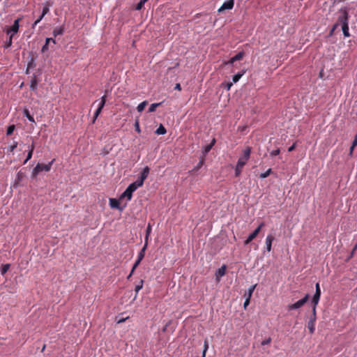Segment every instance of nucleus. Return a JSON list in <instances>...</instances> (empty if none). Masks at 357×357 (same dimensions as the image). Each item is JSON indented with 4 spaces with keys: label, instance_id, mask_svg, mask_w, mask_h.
Masks as SVG:
<instances>
[{
    "label": "nucleus",
    "instance_id": "f8f14e48",
    "mask_svg": "<svg viewBox=\"0 0 357 357\" xmlns=\"http://www.w3.org/2000/svg\"><path fill=\"white\" fill-rule=\"evenodd\" d=\"M121 201L122 200H120V199H116L111 198V199H109V206L112 208H117V209L123 210V208H125L126 206V203H125V204L123 205V207H121L120 202H121Z\"/></svg>",
    "mask_w": 357,
    "mask_h": 357
},
{
    "label": "nucleus",
    "instance_id": "ddd939ff",
    "mask_svg": "<svg viewBox=\"0 0 357 357\" xmlns=\"http://www.w3.org/2000/svg\"><path fill=\"white\" fill-rule=\"evenodd\" d=\"M20 20H21L20 18H18L14 21V23L12 25V26L9 29L7 30V31H6L7 34H13L14 35L15 33H16L18 31L19 27H20L19 22H20Z\"/></svg>",
    "mask_w": 357,
    "mask_h": 357
},
{
    "label": "nucleus",
    "instance_id": "3c124183",
    "mask_svg": "<svg viewBox=\"0 0 357 357\" xmlns=\"http://www.w3.org/2000/svg\"><path fill=\"white\" fill-rule=\"evenodd\" d=\"M233 84L232 82H228L225 84V88L227 89V90H229L231 89V87L232 86Z\"/></svg>",
    "mask_w": 357,
    "mask_h": 357
},
{
    "label": "nucleus",
    "instance_id": "20e7f679",
    "mask_svg": "<svg viewBox=\"0 0 357 357\" xmlns=\"http://www.w3.org/2000/svg\"><path fill=\"white\" fill-rule=\"evenodd\" d=\"M308 299H309V295L306 294L302 299L298 301L297 302H296L293 304L288 305L287 306V309L289 311L298 309V308L301 307L303 305H304V304L306 303V302L308 301Z\"/></svg>",
    "mask_w": 357,
    "mask_h": 357
},
{
    "label": "nucleus",
    "instance_id": "6ab92c4d",
    "mask_svg": "<svg viewBox=\"0 0 357 357\" xmlns=\"http://www.w3.org/2000/svg\"><path fill=\"white\" fill-rule=\"evenodd\" d=\"M52 3H50L49 1H47L43 8L42 14L43 16H45L46 14H47L50 11V7L52 6Z\"/></svg>",
    "mask_w": 357,
    "mask_h": 357
},
{
    "label": "nucleus",
    "instance_id": "49530a36",
    "mask_svg": "<svg viewBox=\"0 0 357 357\" xmlns=\"http://www.w3.org/2000/svg\"><path fill=\"white\" fill-rule=\"evenodd\" d=\"M245 301L244 302L243 307H244V308H246V307L250 304V298H248V297H245Z\"/></svg>",
    "mask_w": 357,
    "mask_h": 357
},
{
    "label": "nucleus",
    "instance_id": "de8ad7c7",
    "mask_svg": "<svg viewBox=\"0 0 357 357\" xmlns=\"http://www.w3.org/2000/svg\"><path fill=\"white\" fill-rule=\"evenodd\" d=\"M50 42H52L54 44L56 43V41L54 39H53L52 38H47L45 40V43L49 45Z\"/></svg>",
    "mask_w": 357,
    "mask_h": 357
},
{
    "label": "nucleus",
    "instance_id": "5701e85b",
    "mask_svg": "<svg viewBox=\"0 0 357 357\" xmlns=\"http://www.w3.org/2000/svg\"><path fill=\"white\" fill-rule=\"evenodd\" d=\"M166 132L167 130L162 125H160V126L155 130V133L157 135H165Z\"/></svg>",
    "mask_w": 357,
    "mask_h": 357
},
{
    "label": "nucleus",
    "instance_id": "0eeeda50",
    "mask_svg": "<svg viewBox=\"0 0 357 357\" xmlns=\"http://www.w3.org/2000/svg\"><path fill=\"white\" fill-rule=\"evenodd\" d=\"M264 226V223L261 222L257 228L255 229V230L252 232L247 239L244 241V245H248L253 239H255L257 235L259 234V231H261V228Z\"/></svg>",
    "mask_w": 357,
    "mask_h": 357
},
{
    "label": "nucleus",
    "instance_id": "b1692460",
    "mask_svg": "<svg viewBox=\"0 0 357 357\" xmlns=\"http://www.w3.org/2000/svg\"><path fill=\"white\" fill-rule=\"evenodd\" d=\"M142 287H143V280H140L139 283L137 284H136L135 287V291L136 293L135 298L137 297V295L139 291L142 288Z\"/></svg>",
    "mask_w": 357,
    "mask_h": 357
},
{
    "label": "nucleus",
    "instance_id": "a211bd4d",
    "mask_svg": "<svg viewBox=\"0 0 357 357\" xmlns=\"http://www.w3.org/2000/svg\"><path fill=\"white\" fill-rule=\"evenodd\" d=\"M257 287V284L252 285L248 291H246L244 294V297H248L251 298L253 291H255V288Z\"/></svg>",
    "mask_w": 357,
    "mask_h": 357
},
{
    "label": "nucleus",
    "instance_id": "2eb2a0df",
    "mask_svg": "<svg viewBox=\"0 0 357 357\" xmlns=\"http://www.w3.org/2000/svg\"><path fill=\"white\" fill-rule=\"evenodd\" d=\"M274 241V236L272 234H269L266 238V245L267 251L271 250L272 242Z\"/></svg>",
    "mask_w": 357,
    "mask_h": 357
},
{
    "label": "nucleus",
    "instance_id": "a878e982",
    "mask_svg": "<svg viewBox=\"0 0 357 357\" xmlns=\"http://www.w3.org/2000/svg\"><path fill=\"white\" fill-rule=\"evenodd\" d=\"M146 105H147V102L146 101H143L142 102L139 104L137 107V111L139 112H142L144 109V108H145Z\"/></svg>",
    "mask_w": 357,
    "mask_h": 357
},
{
    "label": "nucleus",
    "instance_id": "aec40b11",
    "mask_svg": "<svg viewBox=\"0 0 357 357\" xmlns=\"http://www.w3.org/2000/svg\"><path fill=\"white\" fill-rule=\"evenodd\" d=\"M215 143V139L213 138V140L211 141V142L208 145H207L204 147V153L205 154L208 153L211 150V149L214 146Z\"/></svg>",
    "mask_w": 357,
    "mask_h": 357
},
{
    "label": "nucleus",
    "instance_id": "8fccbe9b",
    "mask_svg": "<svg viewBox=\"0 0 357 357\" xmlns=\"http://www.w3.org/2000/svg\"><path fill=\"white\" fill-rule=\"evenodd\" d=\"M48 44L45 43V45L42 47L41 52L43 53L45 52L48 50Z\"/></svg>",
    "mask_w": 357,
    "mask_h": 357
},
{
    "label": "nucleus",
    "instance_id": "37998d69",
    "mask_svg": "<svg viewBox=\"0 0 357 357\" xmlns=\"http://www.w3.org/2000/svg\"><path fill=\"white\" fill-rule=\"evenodd\" d=\"M135 130L139 133L141 132V130H140V128H139V121H136L135 123Z\"/></svg>",
    "mask_w": 357,
    "mask_h": 357
},
{
    "label": "nucleus",
    "instance_id": "c85d7f7f",
    "mask_svg": "<svg viewBox=\"0 0 357 357\" xmlns=\"http://www.w3.org/2000/svg\"><path fill=\"white\" fill-rule=\"evenodd\" d=\"M272 172V169L271 168H269L267 171H266L264 173H261L259 176V177L261 178H265L266 177H268L271 173Z\"/></svg>",
    "mask_w": 357,
    "mask_h": 357
},
{
    "label": "nucleus",
    "instance_id": "7c9ffc66",
    "mask_svg": "<svg viewBox=\"0 0 357 357\" xmlns=\"http://www.w3.org/2000/svg\"><path fill=\"white\" fill-rule=\"evenodd\" d=\"M208 349V342L207 339H206L204 342V348H203L204 357L206 356V354Z\"/></svg>",
    "mask_w": 357,
    "mask_h": 357
},
{
    "label": "nucleus",
    "instance_id": "774afa93",
    "mask_svg": "<svg viewBox=\"0 0 357 357\" xmlns=\"http://www.w3.org/2000/svg\"><path fill=\"white\" fill-rule=\"evenodd\" d=\"M45 345H44V346L43 347L42 351H43L45 350Z\"/></svg>",
    "mask_w": 357,
    "mask_h": 357
},
{
    "label": "nucleus",
    "instance_id": "5fc2aeb1",
    "mask_svg": "<svg viewBox=\"0 0 357 357\" xmlns=\"http://www.w3.org/2000/svg\"><path fill=\"white\" fill-rule=\"evenodd\" d=\"M355 147L356 146H353V145L351 144V146L349 149V155H352L353 151H354Z\"/></svg>",
    "mask_w": 357,
    "mask_h": 357
},
{
    "label": "nucleus",
    "instance_id": "c03bdc74",
    "mask_svg": "<svg viewBox=\"0 0 357 357\" xmlns=\"http://www.w3.org/2000/svg\"><path fill=\"white\" fill-rule=\"evenodd\" d=\"M279 153H280V149H275V150L272 151L271 152V155L272 157H273V156H276V155H278Z\"/></svg>",
    "mask_w": 357,
    "mask_h": 357
},
{
    "label": "nucleus",
    "instance_id": "c9c22d12",
    "mask_svg": "<svg viewBox=\"0 0 357 357\" xmlns=\"http://www.w3.org/2000/svg\"><path fill=\"white\" fill-rule=\"evenodd\" d=\"M32 155H33L32 150H29L26 158L25 159L24 164H26L32 158Z\"/></svg>",
    "mask_w": 357,
    "mask_h": 357
},
{
    "label": "nucleus",
    "instance_id": "4468645a",
    "mask_svg": "<svg viewBox=\"0 0 357 357\" xmlns=\"http://www.w3.org/2000/svg\"><path fill=\"white\" fill-rule=\"evenodd\" d=\"M39 80L38 79L36 75H33L31 77V82H30V89L35 91L37 89V86L38 84Z\"/></svg>",
    "mask_w": 357,
    "mask_h": 357
},
{
    "label": "nucleus",
    "instance_id": "423d86ee",
    "mask_svg": "<svg viewBox=\"0 0 357 357\" xmlns=\"http://www.w3.org/2000/svg\"><path fill=\"white\" fill-rule=\"evenodd\" d=\"M150 169L148 166H146L142 172H141L140 176L135 181L139 187L143 185L144 180L148 177Z\"/></svg>",
    "mask_w": 357,
    "mask_h": 357
},
{
    "label": "nucleus",
    "instance_id": "864d4df0",
    "mask_svg": "<svg viewBox=\"0 0 357 357\" xmlns=\"http://www.w3.org/2000/svg\"><path fill=\"white\" fill-rule=\"evenodd\" d=\"M174 89L176 90H178V91H181V84H176L174 86Z\"/></svg>",
    "mask_w": 357,
    "mask_h": 357
},
{
    "label": "nucleus",
    "instance_id": "680f3d73",
    "mask_svg": "<svg viewBox=\"0 0 357 357\" xmlns=\"http://www.w3.org/2000/svg\"><path fill=\"white\" fill-rule=\"evenodd\" d=\"M2 268H10V264H6L3 265Z\"/></svg>",
    "mask_w": 357,
    "mask_h": 357
},
{
    "label": "nucleus",
    "instance_id": "052dcab7",
    "mask_svg": "<svg viewBox=\"0 0 357 357\" xmlns=\"http://www.w3.org/2000/svg\"><path fill=\"white\" fill-rule=\"evenodd\" d=\"M356 250H357V245L356 244L352 250L351 254L353 255Z\"/></svg>",
    "mask_w": 357,
    "mask_h": 357
},
{
    "label": "nucleus",
    "instance_id": "473e14b6",
    "mask_svg": "<svg viewBox=\"0 0 357 357\" xmlns=\"http://www.w3.org/2000/svg\"><path fill=\"white\" fill-rule=\"evenodd\" d=\"M15 128V125H10V126H9L8 127V129H7V131H6V135H10L13 132V131H14Z\"/></svg>",
    "mask_w": 357,
    "mask_h": 357
},
{
    "label": "nucleus",
    "instance_id": "f704fd0d",
    "mask_svg": "<svg viewBox=\"0 0 357 357\" xmlns=\"http://www.w3.org/2000/svg\"><path fill=\"white\" fill-rule=\"evenodd\" d=\"M146 243L144 245V248L142 249V250L140 251V252L139 253V256H138V259L139 260H142V259L144 257V250L146 249Z\"/></svg>",
    "mask_w": 357,
    "mask_h": 357
},
{
    "label": "nucleus",
    "instance_id": "7ed1b4c3",
    "mask_svg": "<svg viewBox=\"0 0 357 357\" xmlns=\"http://www.w3.org/2000/svg\"><path fill=\"white\" fill-rule=\"evenodd\" d=\"M251 153V148L246 147L243 151V155L238 158L237 164L238 167H244L250 159Z\"/></svg>",
    "mask_w": 357,
    "mask_h": 357
},
{
    "label": "nucleus",
    "instance_id": "f257e3e1",
    "mask_svg": "<svg viewBox=\"0 0 357 357\" xmlns=\"http://www.w3.org/2000/svg\"><path fill=\"white\" fill-rule=\"evenodd\" d=\"M54 159H53L51 162H50L48 164H43V163H38L36 166L33 168L31 176L32 178L36 177V176L41 172H49L51 169L52 165L54 162Z\"/></svg>",
    "mask_w": 357,
    "mask_h": 357
},
{
    "label": "nucleus",
    "instance_id": "6e6552de",
    "mask_svg": "<svg viewBox=\"0 0 357 357\" xmlns=\"http://www.w3.org/2000/svg\"><path fill=\"white\" fill-rule=\"evenodd\" d=\"M337 23H338V24H340L342 27L344 26L345 24H349V14L346 10H342L341 15L338 17Z\"/></svg>",
    "mask_w": 357,
    "mask_h": 357
},
{
    "label": "nucleus",
    "instance_id": "9b49d317",
    "mask_svg": "<svg viewBox=\"0 0 357 357\" xmlns=\"http://www.w3.org/2000/svg\"><path fill=\"white\" fill-rule=\"evenodd\" d=\"M315 287H316V291H315V294L312 298V303L314 304L313 307H316V305L318 304L319 298H320V296H321V289L319 287V284L318 282L316 284Z\"/></svg>",
    "mask_w": 357,
    "mask_h": 357
},
{
    "label": "nucleus",
    "instance_id": "6e6d98bb",
    "mask_svg": "<svg viewBox=\"0 0 357 357\" xmlns=\"http://www.w3.org/2000/svg\"><path fill=\"white\" fill-rule=\"evenodd\" d=\"M141 260H139V259L135 262V264H133L132 267V268H137V266L139 265V261Z\"/></svg>",
    "mask_w": 357,
    "mask_h": 357
},
{
    "label": "nucleus",
    "instance_id": "4c0bfd02",
    "mask_svg": "<svg viewBox=\"0 0 357 357\" xmlns=\"http://www.w3.org/2000/svg\"><path fill=\"white\" fill-rule=\"evenodd\" d=\"M33 60L31 59V61L28 63L27 69L26 70V73L29 74V68H33Z\"/></svg>",
    "mask_w": 357,
    "mask_h": 357
},
{
    "label": "nucleus",
    "instance_id": "c756f323",
    "mask_svg": "<svg viewBox=\"0 0 357 357\" xmlns=\"http://www.w3.org/2000/svg\"><path fill=\"white\" fill-rule=\"evenodd\" d=\"M102 112V109L98 107V109H96V111L94 113V115H93V123H95L96 119L98 118V116H99V114L101 113Z\"/></svg>",
    "mask_w": 357,
    "mask_h": 357
},
{
    "label": "nucleus",
    "instance_id": "69168bd1",
    "mask_svg": "<svg viewBox=\"0 0 357 357\" xmlns=\"http://www.w3.org/2000/svg\"><path fill=\"white\" fill-rule=\"evenodd\" d=\"M139 3H141L142 5H144L146 2L144 0H140Z\"/></svg>",
    "mask_w": 357,
    "mask_h": 357
},
{
    "label": "nucleus",
    "instance_id": "338daca9",
    "mask_svg": "<svg viewBox=\"0 0 357 357\" xmlns=\"http://www.w3.org/2000/svg\"><path fill=\"white\" fill-rule=\"evenodd\" d=\"M220 268H227L226 265L223 264Z\"/></svg>",
    "mask_w": 357,
    "mask_h": 357
},
{
    "label": "nucleus",
    "instance_id": "a19ab883",
    "mask_svg": "<svg viewBox=\"0 0 357 357\" xmlns=\"http://www.w3.org/2000/svg\"><path fill=\"white\" fill-rule=\"evenodd\" d=\"M337 26H338V23H335V24L333 26V27H332L331 30L330 31L329 36H332V35L333 34V33H334L335 30L337 28Z\"/></svg>",
    "mask_w": 357,
    "mask_h": 357
},
{
    "label": "nucleus",
    "instance_id": "0e129e2a",
    "mask_svg": "<svg viewBox=\"0 0 357 357\" xmlns=\"http://www.w3.org/2000/svg\"><path fill=\"white\" fill-rule=\"evenodd\" d=\"M135 269L134 268H132V271H131V273H130V275H128V278H130V277L131 276V275L132 274V273L134 272Z\"/></svg>",
    "mask_w": 357,
    "mask_h": 357
},
{
    "label": "nucleus",
    "instance_id": "58836bf2",
    "mask_svg": "<svg viewBox=\"0 0 357 357\" xmlns=\"http://www.w3.org/2000/svg\"><path fill=\"white\" fill-rule=\"evenodd\" d=\"M44 17L43 15H41L33 23V28H34Z\"/></svg>",
    "mask_w": 357,
    "mask_h": 357
},
{
    "label": "nucleus",
    "instance_id": "2f4dec72",
    "mask_svg": "<svg viewBox=\"0 0 357 357\" xmlns=\"http://www.w3.org/2000/svg\"><path fill=\"white\" fill-rule=\"evenodd\" d=\"M105 102H106V96H103L101 98V100L99 103L98 107L102 109V108L104 107V106L105 105Z\"/></svg>",
    "mask_w": 357,
    "mask_h": 357
},
{
    "label": "nucleus",
    "instance_id": "9d476101",
    "mask_svg": "<svg viewBox=\"0 0 357 357\" xmlns=\"http://www.w3.org/2000/svg\"><path fill=\"white\" fill-rule=\"evenodd\" d=\"M244 54H245L243 52H240L237 54H236L234 56L231 57L229 61H225L224 64L225 65H231L234 62L241 60L243 58Z\"/></svg>",
    "mask_w": 357,
    "mask_h": 357
},
{
    "label": "nucleus",
    "instance_id": "603ef678",
    "mask_svg": "<svg viewBox=\"0 0 357 357\" xmlns=\"http://www.w3.org/2000/svg\"><path fill=\"white\" fill-rule=\"evenodd\" d=\"M352 145H353V146H357V134L355 135L354 139L352 142Z\"/></svg>",
    "mask_w": 357,
    "mask_h": 357
},
{
    "label": "nucleus",
    "instance_id": "e433bc0d",
    "mask_svg": "<svg viewBox=\"0 0 357 357\" xmlns=\"http://www.w3.org/2000/svg\"><path fill=\"white\" fill-rule=\"evenodd\" d=\"M151 231V226L150 225V224H149L147 226V228H146V238H145L146 242L147 241L148 237H149Z\"/></svg>",
    "mask_w": 357,
    "mask_h": 357
},
{
    "label": "nucleus",
    "instance_id": "bf43d9fd",
    "mask_svg": "<svg viewBox=\"0 0 357 357\" xmlns=\"http://www.w3.org/2000/svg\"><path fill=\"white\" fill-rule=\"evenodd\" d=\"M1 270V275H4L6 271H8V269H0Z\"/></svg>",
    "mask_w": 357,
    "mask_h": 357
},
{
    "label": "nucleus",
    "instance_id": "39448f33",
    "mask_svg": "<svg viewBox=\"0 0 357 357\" xmlns=\"http://www.w3.org/2000/svg\"><path fill=\"white\" fill-rule=\"evenodd\" d=\"M315 322H316V309L315 307H312V314L310 320L307 322V328L311 334L314 333L315 330Z\"/></svg>",
    "mask_w": 357,
    "mask_h": 357
},
{
    "label": "nucleus",
    "instance_id": "a18cd8bd",
    "mask_svg": "<svg viewBox=\"0 0 357 357\" xmlns=\"http://www.w3.org/2000/svg\"><path fill=\"white\" fill-rule=\"evenodd\" d=\"M204 164V160H201L198 164L197 165V166L195 167V169L198 170L199 168H201L202 167Z\"/></svg>",
    "mask_w": 357,
    "mask_h": 357
},
{
    "label": "nucleus",
    "instance_id": "f3484780",
    "mask_svg": "<svg viewBox=\"0 0 357 357\" xmlns=\"http://www.w3.org/2000/svg\"><path fill=\"white\" fill-rule=\"evenodd\" d=\"M64 32V28L63 26L56 27L54 29L52 34L54 37L62 35Z\"/></svg>",
    "mask_w": 357,
    "mask_h": 357
},
{
    "label": "nucleus",
    "instance_id": "f03ea898",
    "mask_svg": "<svg viewBox=\"0 0 357 357\" xmlns=\"http://www.w3.org/2000/svg\"><path fill=\"white\" fill-rule=\"evenodd\" d=\"M138 188H139V186L135 182L130 183L120 196V200H123V199L126 198L127 201H130L132 197V193Z\"/></svg>",
    "mask_w": 357,
    "mask_h": 357
},
{
    "label": "nucleus",
    "instance_id": "4be33fe9",
    "mask_svg": "<svg viewBox=\"0 0 357 357\" xmlns=\"http://www.w3.org/2000/svg\"><path fill=\"white\" fill-rule=\"evenodd\" d=\"M245 71L243 70L241 73H238L233 76V82L236 83L241 79V77L245 74Z\"/></svg>",
    "mask_w": 357,
    "mask_h": 357
},
{
    "label": "nucleus",
    "instance_id": "dca6fc26",
    "mask_svg": "<svg viewBox=\"0 0 357 357\" xmlns=\"http://www.w3.org/2000/svg\"><path fill=\"white\" fill-rule=\"evenodd\" d=\"M226 273V269H218L215 273V280L217 282H218L220 280V278L225 275Z\"/></svg>",
    "mask_w": 357,
    "mask_h": 357
},
{
    "label": "nucleus",
    "instance_id": "13d9d810",
    "mask_svg": "<svg viewBox=\"0 0 357 357\" xmlns=\"http://www.w3.org/2000/svg\"><path fill=\"white\" fill-rule=\"evenodd\" d=\"M294 149H295V144H294L292 146H291L288 149V151H292Z\"/></svg>",
    "mask_w": 357,
    "mask_h": 357
},
{
    "label": "nucleus",
    "instance_id": "393cba45",
    "mask_svg": "<svg viewBox=\"0 0 357 357\" xmlns=\"http://www.w3.org/2000/svg\"><path fill=\"white\" fill-rule=\"evenodd\" d=\"M162 102H158V103H153L151 105V106L149 107V112H153L155 111L156 108L158 107H159L160 105H162Z\"/></svg>",
    "mask_w": 357,
    "mask_h": 357
},
{
    "label": "nucleus",
    "instance_id": "e2e57ef3",
    "mask_svg": "<svg viewBox=\"0 0 357 357\" xmlns=\"http://www.w3.org/2000/svg\"><path fill=\"white\" fill-rule=\"evenodd\" d=\"M126 319H127V318H125V319H119L117 322H118V323H122V322L125 321V320H126Z\"/></svg>",
    "mask_w": 357,
    "mask_h": 357
},
{
    "label": "nucleus",
    "instance_id": "79ce46f5",
    "mask_svg": "<svg viewBox=\"0 0 357 357\" xmlns=\"http://www.w3.org/2000/svg\"><path fill=\"white\" fill-rule=\"evenodd\" d=\"M271 338L269 337L261 342V345L268 344L271 343Z\"/></svg>",
    "mask_w": 357,
    "mask_h": 357
},
{
    "label": "nucleus",
    "instance_id": "09e8293b",
    "mask_svg": "<svg viewBox=\"0 0 357 357\" xmlns=\"http://www.w3.org/2000/svg\"><path fill=\"white\" fill-rule=\"evenodd\" d=\"M144 7V5H142L141 3H138L135 8V10H140L142 8Z\"/></svg>",
    "mask_w": 357,
    "mask_h": 357
},
{
    "label": "nucleus",
    "instance_id": "bb28decb",
    "mask_svg": "<svg viewBox=\"0 0 357 357\" xmlns=\"http://www.w3.org/2000/svg\"><path fill=\"white\" fill-rule=\"evenodd\" d=\"M13 37V34H10L8 40L5 43V45H4L5 48H9L12 45Z\"/></svg>",
    "mask_w": 357,
    "mask_h": 357
},
{
    "label": "nucleus",
    "instance_id": "4d7b16f0",
    "mask_svg": "<svg viewBox=\"0 0 357 357\" xmlns=\"http://www.w3.org/2000/svg\"><path fill=\"white\" fill-rule=\"evenodd\" d=\"M29 150H32V151L33 152V150H34V148H35V145H34V143L32 142V144L29 146Z\"/></svg>",
    "mask_w": 357,
    "mask_h": 357
},
{
    "label": "nucleus",
    "instance_id": "ea45409f",
    "mask_svg": "<svg viewBox=\"0 0 357 357\" xmlns=\"http://www.w3.org/2000/svg\"><path fill=\"white\" fill-rule=\"evenodd\" d=\"M17 146V142H13V144L11 145L8 149L10 152H13V151L15 150V149Z\"/></svg>",
    "mask_w": 357,
    "mask_h": 357
},
{
    "label": "nucleus",
    "instance_id": "72a5a7b5",
    "mask_svg": "<svg viewBox=\"0 0 357 357\" xmlns=\"http://www.w3.org/2000/svg\"><path fill=\"white\" fill-rule=\"evenodd\" d=\"M242 169H243V167H238V165H236V168H235V176H238L241 172H242Z\"/></svg>",
    "mask_w": 357,
    "mask_h": 357
},
{
    "label": "nucleus",
    "instance_id": "cd10ccee",
    "mask_svg": "<svg viewBox=\"0 0 357 357\" xmlns=\"http://www.w3.org/2000/svg\"><path fill=\"white\" fill-rule=\"evenodd\" d=\"M342 31H343V34L344 36V37H349L350 36L349 34V24L348 25H344V26L342 27Z\"/></svg>",
    "mask_w": 357,
    "mask_h": 357
},
{
    "label": "nucleus",
    "instance_id": "1a4fd4ad",
    "mask_svg": "<svg viewBox=\"0 0 357 357\" xmlns=\"http://www.w3.org/2000/svg\"><path fill=\"white\" fill-rule=\"evenodd\" d=\"M234 5V0H228L223 3L221 7L218 10L219 13H221L225 10H231L233 8Z\"/></svg>",
    "mask_w": 357,
    "mask_h": 357
},
{
    "label": "nucleus",
    "instance_id": "412c9836",
    "mask_svg": "<svg viewBox=\"0 0 357 357\" xmlns=\"http://www.w3.org/2000/svg\"><path fill=\"white\" fill-rule=\"evenodd\" d=\"M24 116L27 118V119L31 122H34V118L32 115H31L29 111L27 109H24L23 111Z\"/></svg>",
    "mask_w": 357,
    "mask_h": 357
}]
</instances>
